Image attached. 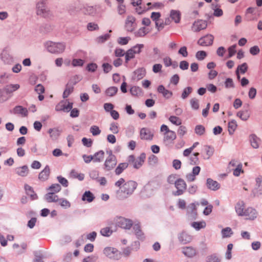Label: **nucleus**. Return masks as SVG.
<instances>
[{
  "instance_id": "f257e3e1",
  "label": "nucleus",
  "mask_w": 262,
  "mask_h": 262,
  "mask_svg": "<svg viewBox=\"0 0 262 262\" xmlns=\"http://www.w3.org/2000/svg\"><path fill=\"white\" fill-rule=\"evenodd\" d=\"M115 186L119 188L116 191L117 198L120 200L127 198L132 195L137 188L138 184L136 182L129 180L125 182V180L121 178L115 184Z\"/></svg>"
},
{
  "instance_id": "f03ea898",
  "label": "nucleus",
  "mask_w": 262,
  "mask_h": 262,
  "mask_svg": "<svg viewBox=\"0 0 262 262\" xmlns=\"http://www.w3.org/2000/svg\"><path fill=\"white\" fill-rule=\"evenodd\" d=\"M66 47V44L63 42L49 41L46 43V47L48 51L54 54H59L64 52Z\"/></svg>"
},
{
  "instance_id": "7ed1b4c3",
  "label": "nucleus",
  "mask_w": 262,
  "mask_h": 262,
  "mask_svg": "<svg viewBox=\"0 0 262 262\" xmlns=\"http://www.w3.org/2000/svg\"><path fill=\"white\" fill-rule=\"evenodd\" d=\"M146 159L145 153H142L140 156L136 158L134 155H130L128 157L127 161L128 165L130 164L136 169H139L143 164Z\"/></svg>"
},
{
  "instance_id": "20e7f679",
  "label": "nucleus",
  "mask_w": 262,
  "mask_h": 262,
  "mask_svg": "<svg viewBox=\"0 0 262 262\" xmlns=\"http://www.w3.org/2000/svg\"><path fill=\"white\" fill-rule=\"evenodd\" d=\"M143 44H137L128 50L125 53V62H128L135 57L136 54H139L143 48Z\"/></svg>"
},
{
  "instance_id": "39448f33",
  "label": "nucleus",
  "mask_w": 262,
  "mask_h": 262,
  "mask_svg": "<svg viewBox=\"0 0 262 262\" xmlns=\"http://www.w3.org/2000/svg\"><path fill=\"white\" fill-rule=\"evenodd\" d=\"M116 225L125 229H129L133 225L131 220L125 219L123 217H117L115 219Z\"/></svg>"
},
{
  "instance_id": "423d86ee",
  "label": "nucleus",
  "mask_w": 262,
  "mask_h": 262,
  "mask_svg": "<svg viewBox=\"0 0 262 262\" xmlns=\"http://www.w3.org/2000/svg\"><path fill=\"white\" fill-rule=\"evenodd\" d=\"M177 191L174 192V195H181L184 193L187 188V185L185 181L179 178L177 179V182L174 185Z\"/></svg>"
},
{
  "instance_id": "0eeeda50",
  "label": "nucleus",
  "mask_w": 262,
  "mask_h": 262,
  "mask_svg": "<svg viewBox=\"0 0 262 262\" xmlns=\"http://www.w3.org/2000/svg\"><path fill=\"white\" fill-rule=\"evenodd\" d=\"M117 164L116 157L112 153L107 157L104 162V169L110 171L115 167Z\"/></svg>"
},
{
  "instance_id": "6e6552de",
  "label": "nucleus",
  "mask_w": 262,
  "mask_h": 262,
  "mask_svg": "<svg viewBox=\"0 0 262 262\" xmlns=\"http://www.w3.org/2000/svg\"><path fill=\"white\" fill-rule=\"evenodd\" d=\"M67 100H62L59 102L55 107L56 111H63L69 112L73 107V103L68 102L67 104Z\"/></svg>"
},
{
  "instance_id": "1a4fd4ad",
  "label": "nucleus",
  "mask_w": 262,
  "mask_h": 262,
  "mask_svg": "<svg viewBox=\"0 0 262 262\" xmlns=\"http://www.w3.org/2000/svg\"><path fill=\"white\" fill-rule=\"evenodd\" d=\"M154 137V133L147 127H143L140 131V138L143 140H151Z\"/></svg>"
},
{
  "instance_id": "9d476101",
  "label": "nucleus",
  "mask_w": 262,
  "mask_h": 262,
  "mask_svg": "<svg viewBox=\"0 0 262 262\" xmlns=\"http://www.w3.org/2000/svg\"><path fill=\"white\" fill-rule=\"evenodd\" d=\"M214 37L212 35L208 34L203 37H201L198 40V44L202 46H208L212 44Z\"/></svg>"
},
{
  "instance_id": "9b49d317",
  "label": "nucleus",
  "mask_w": 262,
  "mask_h": 262,
  "mask_svg": "<svg viewBox=\"0 0 262 262\" xmlns=\"http://www.w3.org/2000/svg\"><path fill=\"white\" fill-rule=\"evenodd\" d=\"M135 21L136 18L135 17L132 15H128L125 21V28L127 31L132 32L135 28Z\"/></svg>"
},
{
  "instance_id": "f8f14e48",
  "label": "nucleus",
  "mask_w": 262,
  "mask_h": 262,
  "mask_svg": "<svg viewBox=\"0 0 262 262\" xmlns=\"http://www.w3.org/2000/svg\"><path fill=\"white\" fill-rule=\"evenodd\" d=\"M37 14L43 17H47L49 14L50 11L45 6L43 2L38 3L37 5Z\"/></svg>"
},
{
  "instance_id": "ddd939ff",
  "label": "nucleus",
  "mask_w": 262,
  "mask_h": 262,
  "mask_svg": "<svg viewBox=\"0 0 262 262\" xmlns=\"http://www.w3.org/2000/svg\"><path fill=\"white\" fill-rule=\"evenodd\" d=\"M207 24L206 21L202 20H199L195 21L192 26V30L194 32H199L202 30H204L206 28Z\"/></svg>"
},
{
  "instance_id": "4468645a",
  "label": "nucleus",
  "mask_w": 262,
  "mask_h": 262,
  "mask_svg": "<svg viewBox=\"0 0 262 262\" xmlns=\"http://www.w3.org/2000/svg\"><path fill=\"white\" fill-rule=\"evenodd\" d=\"M104 254L110 258H117L119 251L115 248L107 247L104 249Z\"/></svg>"
},
{
  "instance_id": "2eb2a0df",
  "label": "nucleus",
  "mask_w": 262,
  "mask_h": 262,
  "mask_svg": "<svg viewBox=\"0 0 262 262\" xmlns=\"http://www.w3.org/2000/svg\"><path fill=\"white\" fill-rule=\"evenodd\" d=\"M257 212L255 209L251 207H248L245 210L244 214L243 216H245L247 220H253L256 217Z\"/></svg>"
},
{
  "instance_id": "dca6fc26",
  "label": "nucleus",
  "mask_w": 262,
  "mask_h": 262,
  "mask_svg": "<svg viewBox=\"0 0 262 262\" xmlns=\"http://www.w3.org/2000/svg\"><path fill=\"white\" fill-rule=\"evenodd\" d=\"M50 174V169L48 165H47L45 168L39 173L38 179L41 181L47 180Z\"/></svg>"
},
{
  "instance_id": "f3484780",
  "label": "nucleus",
  "mask_w": 262,
  "mask_h": 262,
  "mask_svg": "<svg viewBox=\"0 0 262 262\" xmlns=\"http://www.w3.org/2000/svg\"><path fill=\"white\" fill-rule=\"evenodd\" d=\"M214 148L212 146L208 145H205L204 146V152L202 154V156L204 159H209L214 153Z\"/></svg>"
},
{
  "instance_id": "a211bd4d",
  "label": "nucleus",
  "mask_w": 262,
  "mask_h": 262,
  "mask_svg": "<svg viewBox=\"0 0 262 262\" xmlns=\"http://www.w3.org/2000/svg\"><path fill=\"white\" fill-rule=\"evenodd\" d=\"M207 186L209 189L214 191L217 190L220 188V184L210 178L207 180Z\"/></svg>"
},
{
  "instance_id": "6ab92c4d",
  "label": "nucleus",
  "mask_w": 262,
  "mask_h": 262,
  "mask_svg": "<svg viewBox=\"0 0 262 262\" xmlns=\"http://www.w3.org/2000/svg\"><path fill=\"white\" fill-rule=\"evenodd\" d=\"M257 188L253 191L254 196H258L262 194V177H258L256 179Z\"/></svg>"
},
{
  "instance_id": "aec40b11",
  "label": "nucleus",
  "mask_w": 262,
  "mask_h": 262,
  "mask_svg": "<svg viewBox=\"0 0 262 262\" xmlns=\"http://www.w3.org/2000/svg\"><path fill=\"white\" fill-rule=\"evenodd\" d=\"M13 113L15 114H19L22 117H26L28 115L27 109L20 105L15 106L13 108Z\"/></svg>"
},
{
  "instance_id": "412c9836",
  "label": "nucleus",
  "mask_w": 262,
  "mask_h": 262,
  "mask_svg": "<svg viewBox=\"0 0 262 262\" xmlns=\"http://www.w3.org/2000/svg\"><path fill=\"white\" fill-rule=\"evenodd\" d=\"M29 168L26 165L17 167L15 169L16 173L19 176L25 177L29 173Z\"/></svg>"
},
{
  "instance_id": "4be33fe9",
  "label": "nucleus",
  "mask_w": 262,
  "mask_h": 262,
  "mask_svg": "<svg viewBox=\"0 0 262 262\" xmlns=\"http://www.w3.org/2000/svg\"><path fill=\"white\" fill-rule=\"evenodd\" d=\"M157 91L159 93L162 94V96L166 98H169L172 95V92L166 89L163 85H159Z\"/></svg>"
},
{
  "instance_id": "5701e85b",
  "label": "nucleus",
  "mask_w": 262,
  "mask_h": 262,
  "mask_svg": "<svg viewBox=\"0 0 262 262\" xmlns=\"http://www.w3.org/2000/svg\"><path fill=\"white\" fill-rule=\"evenodd\" d=\"M183 253L186 256L192 257L196 255V250L191 247H186L183 248Z\"/></svg>"
},
{
  "instance_id": "b1692460",
  "label": "nucleus",
  "mask_w": 262,
  "mask_h": 262,
  "mask_svg": "<svg viewBox=\"0 0 262 262\" xmlns=\"http://www.w3.org/2000/svg\"><path fill=\"white\" fill-rule=\"evenodd\" d=\"M245 203L243 201L238 202L235 205V211L239 216H243L244 214Z\"/></svg>"
},
{
  "instance_id": "393cba45",
  "label": "nucleus",
  "mask_w": 262,
  "mask_h": 262,
  "mask_svg": "<svg viewBox=\"0 0 262 262\" xmlns=\"http://www.w3.org/2000/svg\"><path fill=\"white\" fill-rule=\"evenodd\" d=\"M181 13L178 10H172L170 13L171 19L176 23H179L181 20Z\"/></svg>"
},
{
  "instance_id": "a878e982",
  "label": "nucleus",
  "mask_w": 262,
  "mask_h": 262,
  "mask_svg": "<svg viewBox=\"0 0 262 262\" xmlns=\"http://www.w3.org/2000/svg\"><path fill=\"white\" fill-rule=\"evenodd\" d=\"M164 141H173L176 139L177 136L174 132L169 130L167 133H163Z\"/></svg>"
},
{
  "instance_id": "bb28decb",
  "label": "nucleus",
  "mask_w": 262,
  "mask_h": 262,
  "mask_svg": "<svg viewBox=\"0 0 262 262\" xmlns=\"http://www.w3.org/2000/svg\"><path fill=\"white\" fill-rule=\"evenodd\" d=\"M25 189L26 193L29 195L32 200L37 199V194L34 192L32 187L28 184L25 185Z\"/></svg>"
},
{
  "instance_id": "cd10ccee",
  "label": "nucleus",
  "mask_w": 262,
  "mask_h": 262,
  "mask_svg": "<svg viewBox=\"0 0 262 262\" xmlns=\"http://www.w3.org/2000/svg\"><path fill=\"white\" fill-rule=\"evenodd\" d=\"M59 199L58 196L56 193L48 192L45 195V199L49 203H57Z\"/></svg>"
},
{
  "instance_id": "c85d7f7f",
  "label": "nucleus",
  "mask_w": 262,
  "mask_h": 262,
  "mask_svg": "<svg viewBox=\"0 0 262 262\" xmlns=\"http://www.w3.org/2000/svg\"><path fill=\"white\" fill-rule=\"evenodd\" d=\"M93 158L94 162H100L104 158V152L103 150H99L93 155Z\"/></svg>"
},
{
  "instance_id": "c756f323",
  "label": "nucleus",
  "mask_w": 262,
  "mask_h": 262,
  "mask_svg": "<svg viewBox=\"0 0 262 262\" xmlns=\"http://www.w3.org/2000/svg\"><path fill=\"white\" fill-rule=\"evenodd\" d=\"M95 199L94 194L90 191H86L82 196V200L91 203Z\"/></svg>"
},
{
  "instance_id": "7c9ffc66",
  "label": "nucleus",
  "mask_w": 262,
  "mask_h": 262,
  "mask_svg": "<svg viewBox=\"0 0 262 262\" xmlns=\"http://www.w3.org/2000/svg\"><path fill=\"white\" fill-rule=\"evenodd\" d=\"M179 241L183 244L189 243L191 241V237L187 233L183 232L179 237Z\"/></svg>"
},
{
  "instance_id": "2f4dec72",
  "label": "nucleus",
  "mask_w": 262,
  "mask_h": 262,
  "mask_svg": "<svg viewBox=\"0 0 262 262\" xmlns=\"http://www.w3.org/2000/svg\"><path fill=\"white\" fill-rule=\"evenodd\" d=\"M128 164L127 163H121L115 169V172L116 174H120L125 169L127 168Z\"/></svg>"
},
{
  "instance_id": "473e14b6",
  "label": "nucleus",
  "mask_w": 262,
  "mask_h": 262,
  "mask_svg": "<svg viewBox=\"0 0 262 262\" xmlns=\"http://www.w3.org/2000/svg\"><path fill=\"white\" fill-rule=\"evenodd\" d=\"M249 139L253 147L255 148L258 147L260 140L258 137L254 135H252L250 136Z\"/></svg>"
},
{
  "instance_id": "72a5a7b5",
  "label": "nucleus",
  "mask_w": 262,
  "mask_h": 262,
  "mask_svg": "<svg viewBox=\"0 0 262 262\" xmlns=\"http://www.w3.org/2000/svg\"><path fill=\"white\" fill-rule=\"evenodd\" d=\"M70 177L73 179H77L80 181L84 179V174L83 173H79L76 170L73 169L71 171Z\"/></svg>"
},
{
  "instance_id": "f704fd0d",
  "label": "nucleus",
  "mask_w": 262,
  "mask_h": 262,
  "mask_svg": "<svg viewBox=\"0 0 262 262\" xmlns=\"http://www.w3.org/2000/svg\"><path fill=\"white\" fill-rule=\"evenodd\" d=\"M57 203L59 205L64 209H67L71 207V203L64 198L59 199Z\"/></svg>"
},
{
  "instance_id": "c9c22d12",
  "label": "nucleus",
  "mask_w": 262,
  "mask_h": 262,
  "mask_svg": "<svg viewBox=\"0 0 262 262\" xmlns=\"http://www.w3.org/2000/svg\"><path fill=\"white\" fill-rule=\"evenodd\" d=\"M50 193H56L60 191L61 187L58 184H53L48 189Z\"/></svg>"
},
{
  "instance_id": "e433bc0d",
  "label": "nucleus",
  "mask_w": 262,
  "mask_h": 262,
  "mask_svg": "<svg viewBox=\"0 0 262 262\" xmlns=\"http://www.w3.org/2000/svg\"><path fill=\"white\" fill-rule=\"evenodd\" d=\"M50 137L53 139H57L59 136V132L57 128H50L48 130Z\"/></svg>"
},
{
  "instance_id": "4c0bfd02",
  "label": "nucleus",
  "mask_w": 262,
  "mask_h": 262,
  "mask_svg": "<svg viewBox=\"0 0 262 262\" xmlns=\"http://www.w3.org/2000/svg\"><path fill=\"white\" fill-rule=\"evenodd\" d=\"M206 226V224L205 221L194 222L192 223V226L197 230L204 228Z\"/></svg>"
},
{
  "instance_id": "58836bf2",
  "label": "nucleus",
  "mask_w": 262,
  "mask_h": 262,
  "mask_svg": "<svg viewBox=\"0 0 262 262\" xmlns=\"http://www.w3.org/2000/svg\"><path fill=\"white\" fill-rule=\"evenodd\" d=\"M237 116L242 120L246 121L250 117V114L247 111H239L237 113Z\"/></svg>"
},
{
  "instance_id": "ea45409f",
  "label": "nucleus",
  "mask_w": 262,
  "mask_h": 262,
  "mask_svg": "<svg viewBox=\"0 0 262 262\" xmlns=\"http://www.w3.org/2000/svg\"><path fill=\"white\" fill-rule=\"evenodd\" d=\"M118 91V89L115 86L108 88L105 91V94L107 96L112 97L116 95Z\"/></svg>"
},
{
  "instance_id": "a19ab883",
  "label": "nucleus",
  "mask_w": 262,
  "mask_h": 262,
  "mask_svg": "<svg viewBox=\"0 0 262 262\" xmlns=\"http://www.w3.org/2000/svg\"><path fill=\"white\" fill-rule=\"evenodd\" d=\"M73 90L74 88L73 86L67 84L63 93V97L64 98H67L73 92Z\"/></svg>"
},
{
  "instance_id": "79ce46f5",
  "label": "nucleus",
  "mask_w": 262,
  "mask_h": 262,
  "mask_svg": "<svg viewBox=\"0 0 262 262\" xmlns=\"http://www.w3.org/2000/svg\"><path fill=\"white\" fill-rule=\"evenodd\" d=\"M90 131L94 136H98L101 133V129L97 125H92L90 128Z\"/></svg>"
},
{
  "instance_id": "37998d69",
  "label": "nucleus",
  "mask_w": 262,
  "mask_h": 262,
  "mask_svg": "<svg viewBox=\"0 0 262 262\" xmlns=\"http://www.w3.org/2000/svg\"><path fill=\"white\" fill-rule=\"evenodd\" d=\"M237 127L236 122L235 120H232L228 123V131L230 134H232Z\"/></svg>"
},
{
  "instance_id": "c03bdc74",
  "label": "nucleus",
  "mask_w": 262,
  "mask_h": 262,
  "mask_svg": "<svg viewBox=\"0 0 262 262\" xmlns=\"http://www.w3.org/2000/svg\"><path fill=\"white\" fill-rule=\"evenodd\" d=\"M233 234V232L230 227H226L222 230V234L223 238L229 237Z\"/></svg>"
},
{
  "instance_id": "a18cd8bd",
  "label": "nucleus",
  "mask_w": 262,
  "mask_h": 262,
  "mask_svg": "<svg viewBox=\"0 0 262 262\" xmlns=\"http://www.w3.org/2000/svg\"><path fill=\"white\" fill-rule=\"evenodd\" d=\"M247 70L248 65L245 62L241 65L238 66L236 71L242 74H244L247 71Z\"/></svg>"
},
{
  "instance_id": "49530a36",
  "label": "nucleus",
  "mask_w": 262,
  "mask_h": 262,
  "mask_svg": "<svg viewBox=\"0 0 262 262\" xmlns=\"http://www.w3.org/2000/svg\"><path fill=\"white\" fill-rule=\"evenodd\" d=\"M19 85L18 84H10L6 86V91L8 93H12L19 88Z\"/></svg>"
},
{
  "instance_id": "de8ad7c7",
  "label": "nucleus",
  "mask_w": 262,
  "mask_h": 262,
  "mask_svg": "<svg viewBox=\"0 0 262 262\" xmlns=\"http://www.w3.org/2000/svg\"><path fill=\"white\" fill-rule=\"evenodd\" d=\"M200 154L199 152H195L192 155V156H191L190 157V159H189L190 163L191 165H195V164H196L198 163V162H199L198 156Z\"/></svg>"
},
{
  "instance_id": "09e8293b",
  "label": "nucleus",
  "mask_w": 262,
  "mask_h": 262,
  "mask_svg": "<svg viewBox=\"0 0 262 262\" xmlns=\"http://www.w3.org/2000/svg\"><path fill=\"white\" fill-rule=\"evenodd\" d=\"M135 75L138 80L141 79L143 78L145 75V70L143 68L138 69L135 72Z\"/></svg>"
},
{
  "instance_id": "8fccbe9b",
  "label": "nucleus",
  "mask_w": 262,
  "mask_h": 262,
  "mask_svg": "<svg viewBox=\"0 0 262 262\" xmlns=\"http://www.w3.org/2000/svg\"><path fill=\"white\" fill-rule=\"evenodd\" d=\"M192 91V89L190 87V86H188L186 88H185L183 91V93L182 94V98L183 99H186V98L188 97V96L189 95V94H190L191 93Z\"/></svg>"
},
{
  "instance_id": "3c124183",
  "label": "nucleus",
  "mask_w": 262,
  "mask_h": 262,
  "mask_svg": "<svg viewBox=\"0 0 262 262\" xmlns=\"http://www.w3.org/2000/svg\"><path fill=\"white\" fill-rule=\"evenodd\" d=\"M190 103L191 107L194 110H198L199 108V100L195 98L190 99Z\"/></svg>"
},
{
  "instance_id": "603ef678",
  "label": "nucleus",
  "mask_w": 262,
  "mask_h": 262,
  "mask_svg": "<svg viewBox=\"0 0 262 262\" xmlns=\"http://www.w3.org/2000/svg\"><path fill=\"white\" fill-rule=\"evenodd\" d=\"M205 132L204 126L202 125H198L195 127V133L200 136L203 135Z\"/></svg>"
},
{
  "instance_id": "864d4df0",
  "label": "nucleus",
  "mask_w": 262,
  "mask_h": 262,
  "mask_svg": "<svg viewBox=\"0 0 262 262\" xmlns=\"http://www.w3.org/2000/svg\"><path fill=\"white\" fill-rule=\"evenodd\" d=\"M177 175L176 174H171L169 175L167 179V182L170 184H176V182H177Z\"/></svg>"
},
{
  "instance_id": "5fc2aeb1",
  "label": "nucleus",
  "mask_w": 262,
  "mask_h": 262,
  "mask_svg": "<svg viewBox=\"0 0 262 262\" xmlns=\"http://www.w3.org/2000/svg\"><path fill=\"white\" fill-rule=\"evenodd\" d=\"M169 120L172 124L176 125H180L182 123L181 120L179 118L173 116H170L169 118Z\"/></svg>"
},
{
  "instance_id": "6e6d98bb",
  "label": "nucleus",
  "mask_w": 262,
  "mask_h": 262,
  "mask_svg": "<svg viewBox=\"0 0 262 262\" xmlns=\"http://www.w3.org/2000/svg\"><path fill=\"white\" fill-rule=\"evenodd\" d=\"M133 229L135 231L136 235L138 236V238L142 237L143 234L141 230V228L139 225H135L133 227Z\"/></svg>"
},
{
  "instance_id": "4d7b16f0",
  "label": "nucleus",
  "mask_w": 262,
  "mask_h": 262,
  "mask_svg": "<svg viewBox=\"0 0 262 262\" xmlns=\"http://www.w3.org/2000/svg\"><path fill=\"white\" fill-rule=\"evenodd\" d=\"M236 45H232V46L229 47L228 48V58H230V57H232L235 54V53L236 52Z\"/></svg>"
},
{
  "instance_id": "13d9d810",
  "label": "nucleus",
  "mask_w": 262,
  "mask_h": 262,
  "mask_svg": "<svg viewBox=\"0 0 262 262\" xmlns=\"http://www.w3.org/2000/svg\"><path fill=\"white\" fill-rule=\"evenodd\" d=\"M207 56L206 53L204 51H200L195 54L196 58L199 60H203Z\"/></svg>"
},
{
  "instance_id": "bf43d9fd",
  "label": "nucleus",
  "mask_w": 262,
  "mask_h": 262,
  "mask_svg": "<svg viewBox=\"0 0 262 262\" xmlns=\"http://www.w3.org/2000/svg\"><path fill=\"white\" fill-rule=\"evenodd\" d=\"M100 233L103 236H109L112 234V230L109 227H105L101 230Z\"/></svg>"
},
{
  "instance_id": "052dcab7",
  "label": "nucleus",
  "mask_w": 262,
  "mask_h": 262,
  "mask_svg": "<svg viewBox=\"0 0 262 262\" xmlns=\"http://www.w3.org/2000/svg\"><path fill=\"white\" fill-rule=\"evenodd\" d=\"M233 170L234 176L236 177L239 176L241 172H243V170H242V164H238L237 167Z\"/></svg>"
},
{
  "instance_id": "680f3d73",
  "label": "nucleus",
  "mask_w": 262,
  "mask_h": 262,
  "mask_svg": "<svg viewBox=\"0 0 262 262\" xmlns=\"http://www.w3.org/2000/svg\"><path fill=\"white\" fill-rule=\"evenodd\" d=\"M110 130L114 134H117L119 132V127L117 123H112L110 125Z\"/></svg>"
},
{
  "instance_id": "e2e57ef3",
  "label": "nucleus",
  "mask_w": 262,
  "mask_h": 262,
  "mask_svg": "<svg viewBox=\"0 0 262 262\" xmlns=\"http://www.w3.org/2000/svg\"><path fill=\"white\" fill-rule=\"evenodd\" d=\"M147 33V31L146 28L142 27L139 29V30L136 32V35L137 37H143Z\"/></svg>"
},
{
  "instance_id": "0e129e2a",
  "label": "nucleus",
  "mask_w": 262,
  "mask_h": 262,
  "mask_svg": "<svg viewBox=\"0 0 262 262\" xmlns=\"http://www.w3.org/2000/svg\"><path fill=\"white\" fill-rule=\"evenodd\" d=\"M118 12L120 15H122L126 12V7L123 4H119L117 7Z\"/></svg>"
},
{
  "instance_id": "69168bd1",
  "label": "nucleus",
  "mask_w": 262,
  "mask_h": 262,
  "mask_svg": "<svg viewBox=\"0 0 262 262\" xmlns=\"http://www.w3.org/2000/svg\"><path fill=\"white\" fill-rule=\"evenodd\" d=\"M82 144L88 147H91L92 145V144H93V141L92 139H88L86 138H83L82 139Z\"/></svg>"
},
{
  "instance_id": "338daca9",
  "label": "nucleus",
  "mask_w": 262,
  "mask_h": 262,
  "mask_svg": "<svg viewBox=\"0 0 262 262\" xmlns=\"http://www.w3.org/2000/svg\"><path fill=\"white\" fill-rule=\"evenodd\" d=\"M57 180L58 182L64 187H67L68 186L69 182L66 178L61 176H58L57 177Z\"/></svg>"
},
{
  "instance_id": "774afa93",
  "label": "nucleus",
  "mask_w": 262,
  "mask_h": 262,
  "mask_svg": "<svg viewBox=\"0 0 262 262\" xmlns=\"http://www.w3.org/2000/svg\"><path fill=\"white\" fill-rule=\"evenodd\" d=\"M158 162V158L154 155H151L148 158V163L149 165H154Z\"/></svg>"
}]
</instances>
